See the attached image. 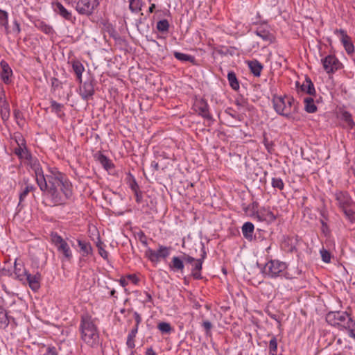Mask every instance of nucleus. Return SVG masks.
Wrapping results in <instances>:
<instances>
[{
	"label": "nucleus",
	"mask_w": 355,
	"mask_h": 355,
	"mask_svg": "<svg viewBox=\"0 0 355 355\" xmlns=\"http://www.w3.org/2000/svg\"><path fill=\"white\" fill-rule=\"evenodd\" d=\"M47 353L49 355H58V351L55 347H49L47 348Z\"/></svg>",
	"instance_id": "55"
},
{
	"label": "nucleus",
	"mask_w": 355,
	"mask_h": 355,
	"mask_svg": "<svg viewBox=\"0 0 355 355\" xmlns=\"http://www.w3.org/2000/svg\"><path fill=\"white\" fill-rule=\"evenodd\" d=\"M116 291L114 289L112 290L111 292H110V295L111 296H114V294H115Z\"/></svg>",
	"instance_id": "64"
},
{
	"label": "nucleus",
	"mask_w": 355,
	"mask_h": 355,
	"mask_svg": "<svg viewBox=\"0 0 355 355\" xmlns=\"http://www.w3.org/2000/svg\"><path fill=\"white\" fill-rule=\"evenodd\" d=\"M142 6V0H129V8L132 12H139L141 10Z\"/></svg>",
	"instance_id": "34"
},
{
	"label": "nucleus",
	"mask_w": 355,
	"mask_h": 355,
	"mask_svg": "<svg viewBox=\"0 0 355 355\" xmlns=\"http://www.w3.org/2000/svg\"><path fill=\"white\" fill-rule=\"evenodd\" d=\"M134 317H135V322H136V324H135V327H139V324L141 323V315L137 313V312H135L134 313Z\"/></svg>",
	"instance_id": "54"
},
{
	"label": "nucleus",
	"mask_w": 355,
	"mask_h": 355,
	"mask_svg": "<svg viewBox=\"0 0 355 355\" xmlns=\"http://www.w3.org/2000/svg\"><path fill=\"white\" fill-rule=\"evenodd\" d=\"M12 31L15 32L17 33H19L21 31L20 25L18 23V21L16 20L14 21V22H13Z\"/></svg>",
	"instance_id": "53"
},
{
	"label": "nucleus",
	"mask_w": 355,
	"mask_h": 355,
	"mask_svg": "<svg viewBox=\"0 0 355 355\" xmlns=\"http://www.w3.org/2000/svg\"><path fill=\"white\" fill-rule=\"evenodd\" d=\"M324 69L327 73H333L340 67V62L334 55H327L322 60Z\"/></svg>",
	"instance_id": "13"
},
{
	"label": "nucleus",
	"mask_w": 355,
	"mask_h": 355,
	"mask_svg": "<svg viewBox=\"0 0 355 355\" xmlns=\"http://www.w3.org/2000/svg\"><path fill=\"white\" fill-rule=\"evenodd\" d=\"M150 168H152L153 171H158L159 168L158 162H157L155 161H153L150 164Z\"/></svg>",
	"instance_id": "57"
},
{
	"label": "nucleus",
	"mask_w": 355,
	"mask_h": 355,
	"mask_svg": "<svg viewBox=\"0 0 355 355\" xmlns=\"http://www.w3.org/2000/svg\"><path fill=\"white\" fill-rule=\"evenodd\" d=\"M64 105L62 104L57 103L55 101L52 100L51 101V112H55L59 117L64 115L62 112V108Z\"/></svg>",
	"instance_id": "36"
},
{
	"label": "nucleus",
	"mask_w": 355,
	"mask_h": 355,
	"mask_svg": "<svg viewBox=\"0 0 355 355\" xmlns=\"http://www.w3.org/2000/svg\"><path fill=\"white\" fill-rule=\"evenodd\" d=\"M248 67L250 69L251 73L255 77H259L261 72L263 69V65L257 60H253L248 62Z\"/></svg>",
	"instance_id": "24"
},
{
	"label": "nucleus",
	"mask_w": 355,
	"mask_h": 355,
	"mask_svg": "<svg viewBox=\"0 0 355 355\" xmlns=\"http://www.w3.org/2000/svg\"><path fill=\"white\" fill-rule=\"evenodd\" d=\"M334 33L336 35H338V34L340 35V36H341L340 41L343 45L346 52L348 54L353 53L354 51V46L351 41V38L347 35L345 31H344L343 29H336L334 31Z\"/></svg>",
	"instance_id": "15"
},
{
	"label": "nucleus",
	"mask_w": 355,
	"mask_h": 355,
	"mask_svg": "<svg viewBox=\"0 0 355 355\" xmlns=\"http://www.w3.org/2000/svg\"><path fill=\"white\" fill-rule=\"evenodd\" d=\"M54 10L58 14H59L60 16H62L65 19L69 20V21H72L71 13L70 12H69L61 3L57 2L55 4Z\"/></svg>",
	"instance_id": "27"
},
{
	"label": "nucleus",
	"mask_w": 355,
	"mask_h": 355,
	"mask_svg": "<svg viewBox=\"0 0 355 355\" xmlns=\"http://www.w3.org/2000/svg\"><path fill=\"white\" fill-rule=\"evenodd\" d=\"M36 182L43 192L49 206L64 205L73 195L72 184L66 175L57 168H49V174L44 175L42 166L33 164Z\"/></svg>",
	"instance_id": "1"
},
{
	"label": "nucleus",
	"mask_w": 355,
	"mask_h": 355,
	"mask_svg": "<svg viewBox=\"0 0 355 355\" xmlns=\"http://www.w3.org/2000/svg\"><path fill=\"white\" fill-rule=\"evenodd\" d=\"M341 119L346 123L347 128L349 129H353L355 127V123L354 122L352 116L349 112L347 111L343 112L341 114Z\"/></svg>",
	"instance_id": "30"
},
{
	"label": "nucleus",
	"mask_w": 355,
	"mask_h": 355,
	"mask_svg": "<svg viewBox=\"0 0 355 355\" xmlns=\"http://www.w3.org/2000/svg\"><path fill=\"white\" fill-rule=\"evenodd\" d=\"M51 241L55 245L58 252L62 254V260L71 261L73 257L69 245L57 232H51Z\"/></svg>",
	"instance_id": "6"
},
{
	"label": "nucleus",
	"mask_w": 355,
	"mask_h": 355,
	"mask_svg": "<svg viewBox=\"0 0 355 355\" xmlns=\"http://www.w3.org/2000/svg\"><path fill=\"white\" fill-rule=\"evenodd\" d=\"M13 139L17 143V146L24 145L26 144L25 139L23 138L20 133H15Z\"/></svg>",
	"instance_id": "47"
},
{
	"label": "nucleus",
	"mask_w": 355,
	"mask_h": 355,
	"mask_svg": "<svg viewBox=\"0 0 355 355\" xmlns=\"http://www.w3.org/2000/svg\"><path fill=\"white\" fill-rule=\"evenodd\" d=\"M97 159L106 170L110 169L113 166L111 161L101 153L97 155Z\"/></svg>",
	"instance_id": "35"
},
{
	"label": "nucleus",
	"mask_w": 355,
	"mask_h": 355,
	"mask_svg": "<svg viewBox=\"0 0 355 355\" xmlns=\"http://www.w3.org/2000/svg\"><path fill=\"white\" fill-rule=\"evenodd\" d=\"M35 26L40 31H42L44 33L49 35H53L55 33L51 26L47 24L46 22L42 20L35 21Z\"/></svg>",
	"instance_id": "26"
},
{
	"label": "nucleus",
	"mask_w": 355,
	"mask_h": 355,
	"mask_svg": "<svg viewBox=\"0 0 355 355\" xmlns=\"http://www.w3.org/2000/svg\"><path fill=\"white\" fill-rule=\"evenodd\" d=\"M196 107L197 108V111L198 114L202 116L203 118L209 119L211 118L209 112V105L207 103L201 99L200 101L196 103Z\"/></svg>",
	"instance_id": "22"
},
{
	"label": "nucleus",
	"mask_w": 355,
	"mask_h": 355,
	"mask_svg": "<svg viewBox=\"0 0 355 355\" xmlns=\"http://www.w3.org/2000/svg\"><path fill=\"white\" fill-rule=\"evenodd\" d=\"M129 186H130V189H132V191L134 192V193L136 192H138L139 191V185H138L137 182H136L135 179L134 178V177L131 178V180L130 181Z\"/></svg>",
	"instance_id": "49"
},
{
	"label": "nucleus",
	"mask_w": 355,
	"mask_h": 355,
	"mask_svg": "<svg viewBox=\"0 0 355 355\" xmlns=\"http://www.w3.org/2000/svg\"><path fill=\"white\" fill-rule=\"evenodd\" d=\"M146 296L148 301H150L152 300V297L150 294L147 293Z\"/></svg>",
	"instance_id": "63"
},
{
	"label": "nucleus",
	"mask_w": 355,
	"mask_h": 355,
	"mask_svg": "<svg viewBox=\"0 0 355 355\" xmlns=\"http://www.w3.org/2000/svg\"><path fill=\"white\" fill-rule=\"evenodd\" d=\"M42 279L41 274L39 272H36L35 274H31L29 272L27 275L23 279V284H28L30 288L36 292L40 288V282Z\"/></svg>",
	"instance_id": "14"
},
{
	"label": "nucleus",
	"mask_w": 355,
	"mask_h": 355,
	"mask_svg": "<svg viewBox=\"0 0 355 355\" xmlns=\"http://www.w3.org/2000/svg\"><path fill=\"white\" fill-rule=\"evenodd\" d=\"M128 278L129 279H130L131 281H132L135 284H137V282L138 281V279L137 278V277L135 275H129L128 276Z\"/></svg>",
	"instance_id": "59"
},
{
	"label": "nucleus",
	"mask_w": 355,
	"mask_h": 355,
	"mask_svg": "<svg viewBox=\"0 0 355 355\" xmlns=\"http://www.w3.org/2000/svg\"><path fill=\"white\" fill-rule=\"evenodd\" d=\"M263 144H265L266 147L269 150V144L272 143L269 141L267 138L265 137L263 139Z\"/></svg>",
	"instance_id": "61"
},
{
	"label": "nucleus",
	"mask_w": 355,
	"mask_h": 355,
	"mask_svg": "<svg viewBox=\"0 0 355 355\" xmlns=\"http://www.w3.org/2000/svg\"><path fill=\"white\" fill-rule=\"evenodd\" d=\"M146 355H157V354L155 352L152 347H149L146 352Z\"/></svg>",
	"instance_id": "58"
},
{
	"label": "nucleus",
	"mask_w": 355,
	"mask_h": 355,
	"mask_svg": "<svg viewBox=\"0 0 355 355\" xmlns=\"http://www.w3.org/2000/svg\"><path fill=\"white\" fill-rule=\"evenodd\" d=\"M173 55L176 59L182 62H190L191 63H193L195 62V58L188 54L174 51Z\"/></svg>",
	"instance_id": "32"
},
{
	"label": "nucleus",
	"mask_w": 355,
	"mask_h": 355,
	"mask_svg": "<svg viewBox=\"0 0 355 355\" xmlns=\"http://www.w3.org/2000/svg\"><path fill=\"white\" fill-rule=\"evenodd\" d=\"M14 115H15V119L17 120V123L19 124V120H21L22 118H23V114L21 113V111L18 110H15L14 111Z\"/></svg>",
	"instance_id": "52"
},
{
	"label": "nucleus",
	"mask_w": 355,
	"mask_h": 355,
	"mask_svg": "<svg viewBox=\"0 0 355 355\" xmlns=\"http://www.w3.org/2000/svg\"><path fill=\"white\" fill-rule=\"evenodd\" d=\"M202 326L205 329L207 334H208L212 328L211 323L208 320L203 321Z\"/></svg>",
	"instance_id": "51"
},
{
	"label": "nucleus",
	"mask_w": 355,
	"mask_h": 355,
	"mask_svg": "<svg viewBox=\"0 0 355 355\" xmlns=\"http://www.w3.org/2000/svg\"><path fill=\"white\" fill-rule=\"evenodd\" d=\"M78 245L83 257L87 256L92 253V248L89 242L83 240H78Z\"/></svg>",
	"instance_id": "28"
},
{
	"label": "nucleus",
	"mask_w": 355,
	"mask_h": 355,
	"mask_svg": "<svg viewBox=\"0 0 355 355\" xmlns=\"http://www.w3.org/2000/svg\"><path fill=\"white\" fill-rule=\"evenodd\" d=\"M0 26L5 28L6 33H9L8 31V14L6 11L0 8Z\"/></svg>",
	"instance_id": "33"
},
{
	"label": "nucleus",
	"mask_w": 355,
	"mask_h": 355,
	"mask_svg": "<svg viewBox=\"0 0 355 355\" xmlns=\"http://www.w3.org/2000/svg\"><path fill=\"white\" fill-rule=\"evenodd\" d=\"M135 200L137 203H140L142 200V193L139 191L138 192L135 193Z\"/></svg>",
	"instance_id": "56"
},
{
	"label": "nucleus",
	"mask_w": 355,
	"mask_h": 355,
	"mask_svg": "<svg viewBox=\"0 0 355 355\" xmlns=\"http://www.w3.org/2000/svg\"><path fill=\"white\" fill-rule=\"evenodd\" d=\"M156 28L160 33H166L169 29V23L167 19H162L157 21Z\"/></svg>",
	"instance_id": "39"
},
{
	"label": "nucleus",
	"mask_w": 355,
	"mask_h": 355,
	"mask_svg": "<svg viewBox=\"0 0 355 355\" xmlns=\"http://www.w3.org/2000/svg\"><path fill=\"white\" fill-rule=\"evenodd\" d=\"M94 80L89 79L85 81L79 87V94L83 99L87 101L94 94Z\"/></svg>",
	"instance_id": "12"
},
{
	"label": "nucleus",
	"mask_w": 355,
	"mask_h": 355,
	"mask_svg": "<svg viewBox=\"0 0 355 355\" xmlns=\"http://www.w3.org/2000/svg\"><path fill=\"white\" fill-rule=\"evenodd\" d=\"M1 115L3 121L8 119L10 116V108L8 103H6L3 105H0Z\"/></svg>",
	"instance_id": "40"
},
{
	"label": "nucleus",
	"mask_w": 355,
	"mask_h": 355,
	"mask_svg": "<svg viewBox=\"0 0 355 355\" xmlns=\"http://www.w3.org/2000/svg\"><path fill=\"white\" fill-rule=\"evenodd\" d=\"M304 110L308 113H315L317 111V106L311 97H306L304 99Z\"/></svg>",
	"instance_id": "29"
},
{
	"label": "nucleus",
	"mask_w": 355,
	"mask_h": 355,
	"mask_svg": "<svg viewBox=\"0 0 355 355\" xmlns=\"http://www.w3.org/2000/svg\"><path fill=\"white\" fill-rule=\"evenodd\" d=\"M14 153L16 155L18 156V157L21 159H26L28 161V164L31 168V169L35 172V169L33 168V164L37 163L40 166H41V164L40 162L35 159L33 158L31 154L28 150L26 144L24 145H21L17 146L15 148Z\"/></svg>",
	"instance_id": "10"
},
{
	"label": "nucleus",
	"mask_w": 355,
	"mask_h": 355,
	"mask_svg": "<svg viewBox=\"0 0 355 355\" xmlns=\"http://www.w3.org/2000/svg\"><path fill=\"white\" fill-rule=\"evenodd\" d=\"M287 265L285 262L279 260H270L268 261L264 268L263 273L269 277L275 278L280 276H285V270Z\"/></svg>",
	"instance_id": "5"
},
{
	"label": "nucleus",
	"mask_w": 355,
	"mask_h": 355,
	"mask_svg": "<svg viewBox=\"0 0 355 355\" xmlns=\"http://www.w3.org/2000/svg\"><path fill=\"white\" fill-rule=\"evenodd\" d=\"M9 324L7 312L3 307H0V327L6 328Z\"/></svg>",
	"instance_id": "37"
},
{
	"label": "nucleus",
	"mask_w": 355,
	"mask_h": 355,
	"mask_svg": "<svg viewBox=\"0 0 355 355\" xmlns=\"http://www.w3.org/2000/svg\"><path fill=\"white\" fill-rule=\"evenodd\" d=\"M34 189L35 187L33 185L27 184L19 194V202H21L24 201L27 195Z\"/></svg>",
	"instance_id": "41"
},
{
	"label": "nucleus",
	"mask_w": 355,
	"mask_h": 355,
	"mask_svg": "<svg viewBox=\"0 0 355 355\" xmlns=\"http://www.w3.org/2000/svg\"><path fill=\"white\" fill-rule=\"evenodd\" d=\"M336 200L338 207L343 209L346 207H351L352 200L347 192L337 191L335 193Z\"/></svg>",
	"instance_id": "17"
},
{
	"label": "nucleus",
	"mask_w": 355,
	"mask_h": 355,
	"mask_svg": "<svg viewBox=\"0 0 355 355\" xmlns=\"http://www.w3.org/2000/svg\"><path fill=\"white\" fill-rule=\"evenodd\" d=\"M155 8V4L152 3L150 5V6L149 7V8H148V12H150V13L153 12Z\"/></svg>",
	"instance_id": "62"
},
{
	"label": "nucleus",
	"mask_w": 355,
	"mask_h": 355,
	"mask_svg": "<svg viewBox=\"0 0 355 355\" xmlns=\"http://www.w3.org/2000/svg\"><path fill=\"white\" fill-rule=\"evenodd\" d=\"M193 261V257L184 254L182 258L179 257H173L168 265V267L173 272H180L182 273L184 269V263L185 262L186 263H192Z\"/></svg>",
	"instance_id": "8"
},
{
	"label": "nucleus",
	"mask_w": 355,
	"mask_h": 355,
	"mask_svg": "<svg viewBox=\"0 0 355 355\" xmlns=\"http://www.w3.org/2000/svg\"><path fill=\"white\" fill-rule=\"evenodd\" d=\"M201 255L200 258L199 259H194V261L192 263H190L191 265V275L193 277L196 279H201L202 278L201 275V270L202 268V263L204 261V259L206 258L207 253L205 250L204 246H202L201 248Z\"/></svg>",
	"instance_id": "11"
},
{
	"label": "nucleus",
	"mask_w": 355,
	"mask_h": 355,
	"mask_svg": "<svg viewBox=\"0 0 355 355\" xmlns=\"http://www.w3.org/2000/svg\"><path fill=\"white\" fill-rule=\"evenodd\" d=\"M326 321L331 325L348 331L349 336L355 340V321L346 311H331L326 315Z\"/></svg>",
	"instance_id": "2"
},
{
	"label": "nucleus",
	"mask_w": 355,
	"mask_h": 355,
	"mask_svg": "<svg viewBox=\"0 0 355 355\" xmlns=\"http://www.w3.org/2000/svg\"><path fill=\"white\" fill-rule=\"evenodd\" d=\"M342 210L351 222L355 221V212L350 207H346Z\"/></svg>",
	"instance_id": "44"
},
{
	"label": "nucleus",
	"mask_w": 355,
	"mask_h": 355,
	"mask_svg": "<svg viewBox=\"0 0 355 355\" xmlns=\"http://www.w3.org/2000/svg\"><path fill=\"white\" fill-rule=\"evenodd\" d=\"M8 103L5 98V92L3 86L0 84V105H5Z\"/></svg>",
	"instance_id": "50"
},
{
	"label": "nucleus",
	"mask_w": 355,
	"mask_h": 355,
	"mask_svg": "<svg viewBox=\"0 0 355 355\" xmlns=\"http://www.w3.org/2000/svg\"><path fill=\"white\" fill-rule=\"evenodd\" d=\"M227 80L229 81L230 87L234 89L238 90L239 89V83L236 76L234 71H230L227 73Z\"/></svg>",
	"instance_id": "31"
},
{
	"label": "nucleus",
	"mask_w": 355,
	"mask_h": 355,
	"mask_svg": "<svg viewBox=\"0 0 355 355\" xmlns=\"http://www.w3.org/2000/svg\"><path fill=\"white\" fill-rule=\"evenodd\" d=\"M71 66L73 71L76 75L77 80L81 83L82 82V74L85 71V67L83 65V64L80 62V61L78 60H72L71 62Z\"/></svg>",
	"instance_id": "23"
},
{
	"label": "nucleus",
	"mask_w": 355,
	"mask_h": 355,
	"mask_svg": "<svg viewBox=\"0 0 355 355\" xmlns=\"http://www.w3.org/2000/svg\"><path fill=\"white\" fill-rule=\"evenodd\" d=\"M254 226L251 222H246L242 226V233L248 241H252Z\"/></svg>",
	"instance_id": "25"
},
{
	"label": "nucleus",
	"mask_w": 355,
	"mask_h": 355,
	"mask_svg": "<svg viewBox=\"0 0 355 355\" xmlns=\"http://www.w3.org/2000/svg\"><path fill=\"white\" fill-rule=\"evenodd\" d=\"M296 87H300L302 92H304L311 96H315L316 94L314 85L312 83L311 78L308 76L305 77V80L302 85H300V83L297 81Z\"/></svg>",
	"instance_id": "18"
},
{
	"label": "nucleus",
	"mask_w": 355,
	"mask_h": 355,
	"mask_svg": "<svg viewBox=\"0 0 355 355\" xmlns=\"http://www.w3.org/2000/svg\"><path fill=\"white\" fill-rule=\"evenodd\" d=\"M98 5V0H78L76 9L81 15H90Z\"/></svg>",
	"instance_id": "9"
},
{
	"label": "nucleus",
	"mask_w": 355,
	"mask_h": 355,
	"mask_svg": "<svg viewBox=\"0 0 355 355\" xmlns=\"http://www.w3.org/2000/svg\"><path fill=\"white\" fill-rule=\"evenodd\" d=\"M80 329L82 339L88 345L93 347L98 343V333L90 316L88 315L82 316Z\"/></svg>",
	"instance_id": "4"
},
{
	"label": "nucleus",
	"mask_w": 355,
	"mask_h": 355,
	"mask_svg": "<svg viewBox=\"0 0 355 355\" xmlns=\"http://www.w3.org/2000/svg\"><path fill=\"white\" fill-rule=\"evenodd\" d=\"M254 216L259 221H264L267 223H271L276 219L275 215L265 208L259 209L256 213L254 214Z\"/></svg>",
	"instance_id": "16"
},
{
	"label": "nucleus",
	"mask_w": 355,
	"mask_h": 355,
	"mask_svg": "<svg viewBox=\"0 0 355 355\" xmlns=\"http://www.w3.org/2000/svg\"><path fill=\"white\" fill-rule=\"evenodd\" d=\"M102 245L103 243L101 241H99L96 244V246L98 250V253L101 257H103L104 259H107L108 257V252L103 248Z\"/></svg>",
	"instance_id": "46"
},
{
	"label": "nucleus",
	"mask_w": 355,
	"mask_h": 355,
	"mask_svg": "<svg viewBox=\"0 0 355 355\" xmlns=\"http://www.w3.org/2000/svg\"><path fill=\"white\" fill-rule=\"evenodd\" d=\"M137 331H138L137 327H135L131 330L130 334H128V338H127V342H126V344L128 347L132 348V349L135 347V345L134 339L136 336V334H137Z\"/></svg>",
	"instance_id": "38"
},
{
	"label": "nucleus",
	"mask_w": 355,
	"mask_h": 355,
	"mask_svg": "<svg viewBox=\"0 0 355 355\" xmlns=\"http://www.w3.org/2000/svg\"><path fill=\"white\" fill-rule=\"evenodd\" d=\"M170 247L159 245L157 250H153L148 248L146 251V255L151 262L157 263L159 261L160 259H166L168 257L170 254Z\"/></svg>",
	"instance_id": "7"
},
{
	"label": "nucleus",
	"mask_w": 355,
	"mask_h": 355,
	"mask_svg": "<svg viewBox=\"0 0 355 355\" xmlns=\"http://www.w3.org/2000/svg\"><path fill=\"white\" fill-rule=\"evenodd\" d=\"M320 254H321V257H322V259L324 262L325 263H329L330 262V260H331V254L330 253L324 250V249H322L321 251H320Z\"/></svg>",
	"instance_id": "48"
},
{
	"label": "nucleus",
	"mask_w": 355,
	"mask_h": 355,
	"mask_svg": "<svg viewBox=\"0 0 355 355\" xmlns=\"http://www.w3.org/2000/svg\"><path fill=\"white\" fill-rule=\"evenodd\" d=\"M273 107L275 112L288 119H291L298 112V103L291 96H274L272 98Z\"/></svg>",
	"instance_id": "3"
},
{
	"label": "nucleus",
	"mask_w": 355,
	"mask_h": 355,
	"mask_svg": "<svg viewBox=\"0 0 355 355\" xmlns=\"http://www.w3.org/2000/svg\"><path fill=\"white\" fill-rule=\"evenodd\" d=\"M119 283H120L121 286L123 287H125L128 285V282L124 278H121L119 280Z\"/></svg>",
	"instance_id": "60"
},
{
	"label": "nucleus",
	"mask_w": 355,
	"mask_h": 355,
	"mask_svg": "<svg viewBox=\"0 0 355 355\" xmlns=\"http://www.w3.org/2000/svg\"><path fill=\"white\" fill-rule=\"evenodd\" d=\"M272 186L273 188L282 190L284 187V184L280 178H273L272 179Z\"/></svg>",
	"instance_id": "43"
},
{
	"label": "nucleus",
	"mask_w": 355,
	"mask_h": 355,
	"mask_svg": "<svg viewBox=\"0 0 355 355\" xmlns=\"http://www.w3.org/2000/svg\"><path fill=\"white\" fill-rule=\"evenodd\" d=\"M157 328L163 334H169L172 330L171 324L165 322L159 323Z\"/></svg>",
	"instance_id": "42"
},
{
	"label": "nucleus",
	"mask_w": 355,
	"mask_h": 355,
	"mask_svg": "<svg viewBox=\"0 0 355 355\" xmlns=\"http://www.w3.org/2000/svg\"><path fill=\"white\" fill-rule=\"evenodd\" d=\"M0 66L2 69L1 73V78L5 84H9L11 82L10 77L12 75V71L9 64L4 60L0 62Z\"/></svg>",
	"instance_id": "19"
},
{
	"label": "nucleus",
	"mask_w": 355,
	"mask_h": 355,
	"mask_svg": "<svg viewBox=\"0 0 355 355\" xmlns=\"http://www.w3.org/2000/svg\"><path fill=\"white\" fill-rule=\"evenodd\" d=\"M28 272V271L21 262H19L17 260L15 261L14 273L17 279L22 282Z\"/></svg>",
	"instance_id": "21"
},
{
	"label": "nucleus",
	"mask_w": 355,
	"mask_h": 355,
	"mask_svg": "<svg viewBox=\"0 0 355 355\" xmlns=\"http://www.w3.org/2000/svg\"><path fill=\"white\" fill-rule=\"evenodd\" d=\"M255 33L257 36L262 39L266 44H270L274 41V36L270 31L263 26H259L255 31Z\"/></svg>",
	"instance_id": "20"
},
{
	"label": "nucleus",
	"mask_w": 355,
	"mask_h": 355,
	"mask_svg": "<svg viewBox=\"0 0 355 355\" xmlns=\"http://www.w3.org/2000/svg\"><path fill=\"white\" fill-rule=\"evenodd\" d=\"M277 341L275 336H273L269 343L270 353L277 354Z\"/></svg>",
	"instance_id": "45"
}]
</instances>
